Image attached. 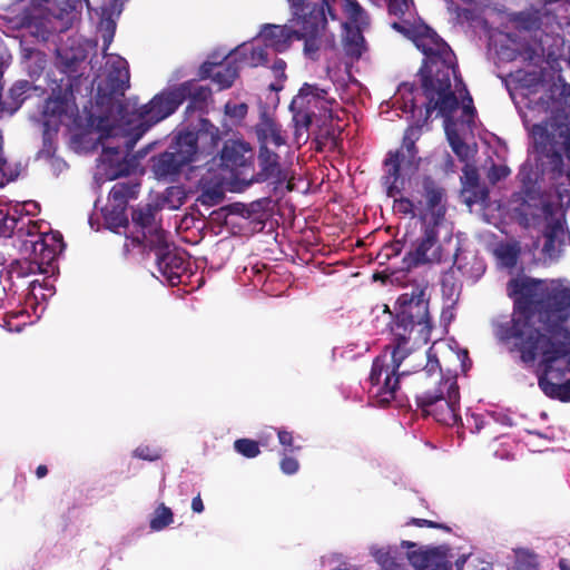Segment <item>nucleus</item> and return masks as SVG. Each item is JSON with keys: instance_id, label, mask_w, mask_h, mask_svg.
Listing matches in <instances>:
<instances>
[{"instance_id": "nucleus-1", "label": "nucleus", "mask_w": 570, "mask_h": 570, "mask_svg": "<svg viewBox=\"0 0 570 570\" xmlns=\"http://www.w3.org/2000/svg\"><path fill=\"white\" fill-rule=\"evenodd\" d=\"M534 278H512L508 283L514 312L500 326L504 341H513L524 363L534 362L539 346L556 338L570 340L564 323L570 318V287L546 286Z\"/></svg>"}, {"instance_id": "nucleus-2", "label": "nucleus", "mask_w": 570, "mask_h": 570, "mask_svg": "<svg viewBox=\"0 0 570 570\" xmlns=\"http://www.w3.org/2000/svg\"><path fill=\"white\" fill-rule=\"evenodd\" d=\"M387 13L396 20L391 27L412 40L424 55L419 70L423 95L430 99V108H439L449 115L458 107L450 90V77L456 68V57L451 47L415 11L413 0H385Z\"/></svg>"}, {"instance_id": "nucleus-3", "label": "nucleus", "mask_w": 570, "mask_h": 570, "mask_svg": "<svg viewBox=\"0 0 570 570\" xmlns=\"http://www.w3.org/2000/svg\"><path fill=\"white\" fill-rule=\"evenodd\" d=\"M212 90L207 86L199 85L196 80L185 81L170 90L156 95L148 104L141 106L136 118L128 120V125L135 122L127 130L121 146H104V163L108 164L107 174L110 179H116L129 174V164L126 156L134 149L136 142L156 124L164 120L184 102L188 101L186 112L205 111Z\"/></svg>"}, {"instance_id": "nucleus-4", "label": "nucleus", "mask_w": 570, "mask_h": 570, "mask_svg": "<svg viewBox=\"0 0 570 570\" xmlns=\"http://www.w3.org/2000/svg\"><path fill=\"white\" fill-rule=\"evenodd\" d=\"M393 366L387 362L389 367L381 371L375 368V361L372 363L370 373V393L380 406H386L392 401L400 405L412 395L417 409L429 407L445 394L450 382L456 381L455 376L444 377L436 354L432 347L426 352V364L423 368L410 372L400 371L404 360L393 358Z\"/></svg>"}, {"instance_id": "nucleus-5", "label": "nucleus", "mask_w": 570, "mask_h": 570, "mask_svg": "<svg viewBox=\"0 0 570 570\" xmlns=\"http://www.w3.org/2000/svg\"><path fill=\"white\" fill-rule=\"evenodd\" d=\"M428 283L416 284L403 292L393 305V318L389 323L392 335V351L383 352L374 358L375 368L393 366V358L405 360L414 350L431 341L434 328L430 313Z\"/></svg>"}, {"instance_id": "nucleus-6", "label": "nucleus", "mask_w": 570, "mask_h": 570, "mask_svg": "<svg viewBox=\"0 0 570 570\" xmlns=\"http://www.w3.org/2000/svg\"><path fill=\"white\" fill-rule=\"evenodd\" d=\"M292 13L291 24H264L259 39L266 48L275 52L287 51L293 41L303 40L304 55L318 59L328 18L336 20V0H287Z\"/></svg>"}, {"instance_id": "nucleus-7", "label": "nucleus", "mask_w": 570, "mask_h": 570, "mask_svg": "<svg viewBox=\"0 0 570 570\" xmlns=\"http://www.w3.org/2000/svg\"><path fill=\"white\" fill-rule=\"evenodd\" d=\"M129 67L126 59L111 56L106 61V76L97 82L96 108L101 127H114L127 115L124 102L125 91L129 88Z\"/></svg>"}, {"instance_id": "nucleus-8", "label": "nucleus", "mask_w": 570, "mask_h": 570, "mask_svg": "<svg viewBox=\"0 0 570 570\" xmlns=\"http://www.w3.org/2000/svg\"><path fill=\"white\" fill-rule=\"evenodd\" d=\"M570 340L556 338L538 347L534 361L540 356L541 373L538 385L548 397L563 403L570 402V379L566 380Z\"/></svg>"}, {"instance_id": "nucleus-9", "label": "nucleus", "mask_w": 570, "mask_h": 570, "mask_svg": "<svg viewBox=\"0 0 570 570\" xmlns=\"http://www.w3.org/2000/svg\"><path fill=\"white\" fill-rule=\"evenodd\" d=\"M531 137L542 173L551 179L560 178L564 173L562 151L570 161V127L549 121L535 124Z\"/></svg>"}, {"instance_id": "nucleus-10", "label": "nucleus", "mask_w": 570, "mask_h": 570, "mask_svg": "<svg viewBox=\"0 0 570 570\" xmlns=\"http://www.w3.org/2000/svg\"><path fill=\"white\" fill-rule=\"evenodd\" d=\"M335 99L330 97L328 89L317 83H303L298 92L289 104L293 114L294 138L297 144H305L308 139V131L316 111L324 119H333L332 106Z\"/></svg>"}, {"instance_id": "nucleus-11", "label": "nucleus", "mask_w": 570, "mask_h": 570, "mask_svg": "<svg viewBox=\"0 0 570 570\" xmlns=\"http://www.w3.org/2000/svg\"><path fill=\"white\" fill-rule=\"evenodd\" d=\"M521 224L525 227L543 225L544 244L542 254L551 259L559 258L566 242V216L558 203H542L541 206L521 214Z\"/></svg>"}, {"instance_id": "nucleus-12", "label": "nucleus", "mask_w": 570, "mask_h": 570, "mask_svg": "<svg viewBox=\"0 0 570 570\" xmlns=\"http://www.w3.org/2000/svg\"><path fill=\"white\" fill-rule=\"evenodd\" d=\"M422 219L424 222L423 234L416 240L414 249L406 253L403 257V268L407 271L423 264H439L451 256L445 245L452 243V236H449L444 239L443 244H441L439 242L438 230L440 224L428 222L426 217Z\"/></svg>"}, {"instance_id": "nucleus-13", "label": "nucleus", "mask_w": 570, "mask_h": 570, "mask_svg": "<svg viewBox=\"0 0 570 570\" xmlns=\"http://www.w3.org/2000/svg\"><path fill=\"white\" fill-rule=\"evenodd\" d=\"M77 0H30L21 16V24L31 33L46 39L50 33L51 18L61 19L75 10Z\"/></svg>"}, {"instance_id": "nucleus-14", "label": "nucleus", "mask_w": 570, "mask_h": 570, "mask_svg": "<svg viewBox=\"0 0 570 570\" xmlns=\"http://www.w3.org/2000/svg\"><path fill=\"white\" fill-rule=\"evenodd\" d=\"M157 207L153 204L138 205L131 212V222L136 227L141 229L140 236L127 237L136 247H159L164 244L166 232L156 223Z\"/></svg>"}, {"instance_id": "nucleus-15", "label": "nucleus", "mask_w": 570, "mask_h": 570, "mask_svg": "<svg viewBox=\"0 0 570 570\" xmlns=\"http://www.w3.org/2000/svg\"><path fill=\"white\" fill-rule=\"evenodd\" d=\"M86 82V91H92V82L82 75H67L52 88L51 96L46 100L43 114L51 117H61L69 110L70 102H73L75 95L80 92V86Z\"/></svg>"}, {"instance_id": "nucleus-16", "label": "nucleus", "mask_w": 570, "mask_h": 570, "mask_svg": "<svg viewBox=\"0 0 570 570\" xmlns=\"http://www.w3.org/2000/svg\"><path fill=\"white\" fill-rule=\"evenodd\" d=\"M28 236L30 239L23 242L24 252L29 253L48 273L49 267L65 248L62 235L59 232L35 234L28 230Z\"/></svg>"}, {"instance_id": "nucleus-17", "label": "nucleus", "mask_w": 570, "mask_h": 570, "mask_svg": "<svg viewBox=\"0 0 570 570\" xmlns=\"http://www.w3.org/2000/svg\"><path fill=\"white\" fill-rule=\"evenodd\" d=\"M146 250L156 253L158 272L171 286H176L181 282V275L187 272L189 265L185 257V252L176 247L170 248L167 236L164 237L163 245L159 247H147Z\"/></svg>"}, {"instance_id": "nucleus-18", "label": "nucleus", "mask_w": 570, "mask_h": 570, "mask_svg": "<svg viewBox=\"0 0 570 570\" xmlns=\"http://www.w3.org/2000/svg\"><path fill=\"white\" fill-rule=\"evenodd\" d=\"M450 387L435 404L429 407H421L424 416H433V419L448 426L463 425L462 417L459 413L460 410V387L458 381L450 382Z\"/></svg>"}, {"instance_id": "nucleus-19", "label": "nucleus", "mask_w": 570, "mask_h": 570, "mask_svg": "<svg viewBox=\"0 0 570 570\" xmlns=\"http://www.w3.org/2000/svg\"><path fill=\"white\" fill-rule=\"evenodd\" d=\"M537 161V164H532L529 160L523 163L517 175V178L521 184V193L523 195L521 214H527L528 209L541 206L542 203H553L540 194L538 180L540 175L544 174L542 173L540 161L538 159Z\"/></svg>"}, {"instance_id": "nucleus-20", "label": "nucleus", "mask_w": 570, "mask_h": 570, "mask_svg": "<svg viewBox=\"0 0 570 570\" xmlns=\"http://www.w3.org/2000/svg\"><path fill=\"white\" fill-rule=\"evenodd\" d=\"M401 547L407 549L406 558L416 570H452L446 554L439 547L416 549V543L405 540Z\"/></svg>"}, {"instance_id": "nucleus-21", "label": "nucleus", "mask_w": 570, "mask_h": 570, "mask_svg": "<svg viewBox=\"0 0 570 570\" xmlns=\"http://www.w3.org/2000/svg\"><path fill=\"white\" fill-rule=\"evenodd\" d=\"M279 160L281 157L277 153L265 145L259 146L257 156L259 170L255 175H252L248 180L242 179L244 186L248 187L253 183H263L267 180H273L277 184L283 183L286 179V173L282 169Z\"/></svg>"}, {"instance_id": "nucleus-22", "label": "nucleus", "mask_w": 570, "mask_h": 570, "mask_svg": "<svg viewBox=\"0 0 570 570\" xmlns=\"http://www.w3.org/2000/svg\"><path fill=\"white\" fill-rule=\"evenodd\" d=\"M252 148L247 142L229 140L220 150V165L229 169L236 179L243 173L239 169L252 166Z\"/></svg>"}, {"instance_id": "nucleus-23", "label": "nucleus", "mask_w": 570, "mask_h": 570, "mask_svg": "<svg viewBox=\"0 0 570 570\" xmlns=\"http://www.w3.org/2000/svg\"><path fill=\"white\" fill-rule=\"evenodd\" d=\"M405 160L402 150H390L383 161L384 174L381 183L385 187L387 197H396L404 189L405 178L401 174V165Z\"/></svg>"}, {"instance_id": "nucleus-24", "label": "nucleus", "mask_w": 570, "mask_h": 570, "mask_svg": "<svg viewBox=\"0 0 570 570\" xmlns=\"http://www.w3.org/2000/svg\"><path fill=\"white\" fill-rule=\"evenodd\" d=\"M422 196L426 202V210L431 214L429 222L441 224L444 220L446 206L444 204L445 190L431 176L425 175L421 180Z\"/></svg>"}, {"instance_id": "nucleus-25", "label": "nucleus", "mask_w": 570, "mask_h": 570, "mask_svg": "<svg viewBox=\"0 0 570 570\" xmlns=\"http://www.w3.org/2000/svg\"><path fill=\"white\" fill-rule=\"evenodd\" d=\"M259 146L269 145L281 147L286 145V137L282 130L281 124L267 111L259 115V120L254 127Z\"/></svg>"}, {"instance_id": "nucleus-26", "label": "nucleus", "mask_w": 570, "mask_h": 570, "mask_svg": "<svg viewBox=\"0 0 570 570\" xmlns=\"http://www.w3.org/2000/svg\"><path fill=\"white\" fill-rule=\"evenodd\" d=\"M238 72V65L230 55L224 63L205 62L200 68L202 77L212 78L218 85L219 90L232 87Z\"/></svg>"}, {"instance_id": "nucleus-27", "label": "nucleus", "mask_w": 570, "mask_h": 570, "mask_svg": "<svg viewBox=\"0 0 570 570\" xmlns=\"http://www.w3.org/2000/svg\"><path fill=\"white\" fill-rule=\"evenodd\" d=\"M151 170L157 179L176 180L181 169L187 166L181 158L168 148V150L153 156L150 159Z\"/></svg>"}, {"instance_id": "nucleus-28", "label": "nucleus", "mask_w": 570, "mask_h": 570, "mask_svg": "<svg viewBox=\"0 0 570 570\" xmlns=\"http://www.w3.org/2000/svg\"><path fill=\"white\" fill-rule=\"evenodd\" d=\"M230 56L235 59L239 69L265 66L268 61L267 48L255 42L238 46Z\"/></svg>"}, {"instance_id": "nucleus-29", "label": "nucleus", "mask_w": 570, "mask_h": 570, "mask_svg": "<svg viewBox=\"0 0 570 570\" xmlns=\"http://www.w3.org/2000/svg\"><path fill=\"white\" fill-rule=\"evenodd\" d=\"M193 136L197 137L198 151L204 156L215 154L222 140L219 129L206 118L199 119Z\"/></svg>"}, {"instance_id": "nucleus-30", "label": "nucleus", "mask_w": 570, "mask_h": 570, "mask_svg": "<svg viewBox=\"0 0 570 570\" xmlns=\"http://www.w3.org/2000/svg\"><path fill=\"white\" fill-rule=\"evenodd\" d=\"M169 149L176 155L177 158H181L186 165L197 160L199 151L197 148V137L193 136V130L179 131Z\"/></svg>"}, {"instance_id": "nucleus-31", "label": "nucleus", "mask_w": 570, "mask_h": 570, "mask_svg": "<svg viewBox=\"0 0 570 570\" xmlns=\"http://www.w3.org/2000/svg\"><path fill=\"white\" fill-rule=\"evenodd\" d=\"M452 79H454L458 83L462 85V90H460V95L462 97V111H463L464 116L469 117L470 119H473L475 117V115H476V109H475V107L473 105V99H472V97H471L466 86L463 83L462 78L460 77L459 67L458 66L455 68L454 73L451 75V77H450V90L455 96V98L458 100V106H460L459 98L455 95V92L452 90ZM424 97L428 100V102H426V114H428V116H430L433 111L436 110L448 121V120H450L453 117V114L459 108V107H456L449 115H444L442 111L439 110V108L431 109L430 108V105H431L430 104V99L425 95H424Z\"/></svg>"}, {"instance_id": "nucleus-32", "label": "nucleus", "mask_w": 570, "mask_h": 570, "mask_svg": "<svg viewBox=\"0 0 570 570\" xmlns=\"http://www.w3.org/2000/svg\"><path fill=\"white\" fill-rule=\"evenodd\" d=\"M139 188L136 183H117L109 191V203L127 207L128 200L138 196Z\"/></svg>"}, {"instance_id": "nucleus-33", "label": "nucleus", "mask_w": 570, "mask_h": 570, "mask_svg": "<svg viewBox=\"0 0 570 570\" xmlns=\"http://www.w3.org/2000/svg\"><path fill=\"white\" fill-rule=\"evenodd\" d=\"M127 207L110 203L104 209V219L109 229L116 230L119 227H127L129 224Z\"/></svg>"}, {"instance_id": "nucleus-34", "label": "nucleus", "mask_w": 570, "mask_h": 570, "mask_svg": "<svg viewBox=\"0 0 570 570\" xmlns=\"http://www.w3.org/2000/svg\"><path fill=\"white\" fill-rule=\"evenodd\" d=\"M10 274H16L18 277H26L32 274H46L45 269L36 262L29 254V257L17 259L10 265V269L6 271Z\"/></svg>"}, {"instance_id": "nucleus-35", "label": "nucleus", "mask_w": 570, "mask_h": 570, "mask_svg": "<svg viewBox=\"0 0 570 570\" xmlns=\"http://www.w3.org/2000/svg\"><path fill=\"white\" fill-rule=\"evenodd\" d=\"M514 566L517 570H539V556L531 549H513Z\"/></svg>"}, {"instance_id": "nucleus-36", "label": "nucleus", "mask_w": 570, "mask_h": 570, "mask_svg": "<svg viewBox=\"0 0 570 570\" xmlns=\"http://www.w3.org/2000/svg\"><path fill=\"white\" fill-rule=\"evenodd\" d=\"M419 136H420L419 128L410 127L404 132L402 146L399 150H402V153H404L405 159L409 165H413L415 163V157L417 154L415 142L419 139Z\"/></svg>"}, {"instance_id": "nucleus-37", "label": "nucleus", "mask_w": 570, "mask_h": 570, "mask_svg": "<svg viewBox=\"0 0 570 570\" xmlns=\"http://www.w3.org/2000/svg\"><path fill=\"white\" fill-rule=\"evenodd\" d=\"M174 521V513L170 508L166 507L165 503H160L150 519L149 527L153 531H161L171 524Z\"/></svg>"}, {"instance_id": "nucleus-38", "label": "nucleus", "mask_w": 570, "mask_h": 570, "mask_svg": "<svg viewBox=\"0 0 570 570\" xmlns=\"http://www.w3.org/2000/svg\"><path fill=\"white\" fill-rule=\"evenodd\" d=\"M16 292L9 273L0 271V309L12 305Z\"/></svg>"}, {"instance_id": "nucleus-39", "label": "nucleus", "mask_w": 570, "mask_h": 570, "mask_svg": "<svg viewBox=\"0 0 570 570\" xmlns=\"http://www.w3.org/2000/svg\"><path fill=\"white\" fill-rule=\"evenodd\" d=\"M495 253L504 267L513 268L518 264L520 247L518 244H503L497 248Z\"/></svg>"}, {"instance_id": "nucleus-40", "label": "nucleus", "mask_w": 570, "mask_h": 570, "mask_svg": "<svg viewBox=\"0 0 570 570\" xmlns=\"http://www.w3.org/2000/svg\"><path fill=\"white\" fill-rule=\"evenodd\" d=\"M463 195H465V203L469 206H472L474 204H487L489 202V188L483 185L479 184L476 187H470L466 190L462 191Z\"/></svg>"}, {"instance_id": "nucleus-41", "label": "nucleus", "mask_w": 570, "mask_h": 570, "mask_svg": "<svg viewBox=\"0 0 570 570\" xmlns=\"http://www.w3.org/2000/svg\"><path fill=\"white\" fill-rule=\"evenodd\" d=\"M557 106L553 107L556 111H563L564 107H570V85L567 82L560 86H554L551 90V98H556Z\"/></svg>"}, {"instance_id": "nucleus-42", "label": "nucleus", "mask_w": 570, "mask_h": 570, "mask_svg": "<svg viewBox=\"0 0 570 570\" xmlns=\"http://www.w3.org/2000/svg\"><path fill=\"white\" fill-rule=\"evenodd\" d=\"M263 200H256L248 205L243 203H234L230 205V213L239 215L243 218H254L262 210Z\"/></svg>"}, {"instance_id": "nucleus-43", "label": "nucleus", "mask_w": 570, "mask_h": 570, "mask_svg": "<svg viewBox=\"0 0 570 570\" xmlns=\"http://www.w3.org/2000/svg\"><path fill=\"white\" fill-rule=\"evenodd\" d=\"M286 67H287V65L283 59H281V58L275 59L271 69H272V72H273L276 81L272 82L269 85L271 90L281 91L284 88V81L287 79V76L285 72Z\"/></svg>"}, {"instance_id": "nucleus-44", "label": "nucleus", "mask_w": 570, "mask_h": 570, "mask_svg": "<svg viewBox=\"0 0 570 570\" xmlns=\"http://www.w3.org/2000/svg\"><path fill=\"white\" fill-rule=\"evenodd\" d=\"M234 449L245 458L253 459L259 453L258 442L250 439H238L234 442Z\"/></svg>"}, {"instance_id": "nucleus-45", "label": "nucleus", "mask_w": 570, "mask_h": 570, "mask_svg": "<svg viewBox=\"0 0 570 570\" xmlns=\"http://www.w3.org/2000/svg\"><path fill=\"white\" fill-rule=\"evenodd\" d=\"M224 198V193L218 186L204 188L197 200L206 206L218 205Z\"/></svg>"}, {"instance_id": "nucleus-46", "label": "nucleus", "mask_w": 570, "mask_h": 570, "mask_svg": "<svg viewBox=\"0 0 570 570\" xmlns=\"http://www.w3.org/2000/svg\"><path fill=\"white\" fill-rule=\"evenodd\" d=\"M364 42V38L361 33H355L344 43L345 53L354 59H358L362 56V45Z\"/></svg>"}, {"instance_id": "nucleus-47", "label": "nucleus", "mask_w": 570, "mask_h": 570, "mask_svg": "<svg viewBox=\"0 0 570 570\" xmlns=\"http://www.w3.org/2000/svg\"><path fill=\"white\" fill-rule=\"evenodd\" d=\"M402 249L403 244L400 240H394L385 244L377 254V259H380V264H384L386 261H390L391 258L399 256Z\"/></svg>"}, {"instance_id": "nucleus-48", "label": "nucleus", "mask_w": 570, "mask_h": 570, "mask_svg": "<svg viewBox=\"0 0 570 570\" xmlns=\"http://www.w3.org/2000/svg\"><path fill=\"white\" fill-rule=\"evenodd\" d=\"M19 223L20 219L14 216L4 215L0 212V237H11Z\"/></svg>"}, {"instance_id": "nucleus-49", "label": "nucleus", "mask_w": 570, "mask_h": 570, "mask_svg": "<svg viewBox=\"0 0 570 570\" xmlns=\"http://www.w3.org/2000/svg\"><path fill=\"white\" fill-rule=\"evenodd\" d=\"M344 11L352 22H361L365 14L363 8L356 0H344Z\"/></svg>"}, {"instance_id": "nucleus-50", "label": "nucleus", "mask_w": 570, "mask_h": 570, "mask_svg": "<svg viewBox=\"0 0 570 570\" xmlns=\"http://www.w3.org/2000/svg\"><path fill=\"white\" fill-rule=\"evenodd\" d=\"M134 456L145 460V461H157L161 458V452L158 449L151 448L149 445H139L134 451Z\"/></svg>"}, {"instance_id": "nucleus-51", "label": "nucleus", "mask_w": 570, "mask_h": 570, "mask_svg": "<svg viewBox=\"0 0 570 570\" xmlns=\"http://www.w3.org/2000/svg\"><path fill=\"white\" fill-rule=\"evenodd\" d=\"M509 175V167L493 164L488 170L487 178L492 185H495L500 180L505 179Z\"/></svg>"}, {"instance_id": "nucleus-52", "label": "nucleus", "mask_w": 570, "mask_h": 570, "mask_svg": "<svg viewBox=\"0 0 570 570\" xmlns=\"http://www.w3.org/2000/svg\"><path fill=\"white\" fill-rule=\"evenodd\" d=\"M393 207L400 214L409 215L411 217L415 216V205L407 197L395 198Z\"/></svg>"}, {"instance_id": "nucleus-53", "label": "nucleus", "mask_w": 570, "mask_h": 570, "mask_svg": "<svg viewBox=\"0 0 570 570\" xmlns=\"http://www.w3.org/2000/svg\"><path fill=\"white\" fill-rule=\"evenodd\" d=\"M278 442L282 446H284L285 451L294 452L299 451L301 446H294V436L293 433L286 430H278L277 431Z\"/></svg>"}, {"instance_id": "nucleus-54", "label": "nucleus", "mask_w": 570, "mask_h": 570, "mask_svg": "<svg viewBox=\"0 0 570 570\" xmlns=\"http://www.w3.org/2000/svg\"><path fill=\"white\" fill-rule=\"evenodd\" d=\"M30 89V82L28 80H22L16 82L10 89V96L21 105L24 100V94Z\"/></svg>"}, {"instance_id": "nucleus-55", "label": "nucleus", "mask_w": 570, "mask_h": 570, "mask_svg": "<svg viewBox=\"0 0 570 570\" xmlns=\"http://www.w3.org/2000/svg\"><path fill=\"white\" fill-rule=\"evenodd\" d=\"M248 106L245 102L226 104L225 114L232 118L243 119L247 115Z\"/></svg>"}, {"instance_id": "nucleus-56", "label": "nucleus", "mask_w": 570, "mask_h": 570, "mask_svg": "<svg viewBox=\"0 0 570 570\" xmlns=\"http://www.w3.org/2000/svg\"><path fill=\"white\" fill-rule=\"evenodd\" d=\"M279 468L283 473L292 475L298 471L299 463L295 458L284 454L279 462Z\"/></svg>"}, {"instance_id": "nucleus-57", "label": "nucleus", "mask_w": 570, "mask_h": 570, "mask_svg": "<svg viewBox=\"0 0 570 570\" xmlns=\"http://www.w3.org/2000/svg\"><path fill=\"white\" fill-rule=\"evenodd\" d=\"M407 524H412V525L420 527V528L426 527V528H433V529H441L445 532H451V528L448 527L446 524L426 520V519L412 518L407 522Z\"/></svg>"}, {"instance_id": "nucleus-58", "label": "nucleus", "mask_w": 570, "mask_h": 570, "mask_svg": "<svg viewBox=\"0 0 570 570\" xmlns=\"http://www.w3.org/2000/svg\"><path fill=\"white\" fill-rule=\"evenodd\" d=\"M480 183V177L478 174V170L475 168H468L464 170V180H463V189L462 191L466 190L468 188L476 187V185Z\"/></svg>"}, {"instance_id": "nucleus-59", "label": "nucleus", "mask_w": 570, "mask_h": 570, "mask_svg": "<svg viewBox=\"0 0 570 570\" xmlns=\"http://www.w3.org/2000/svg\"><path fill=\"white\" fill-rule=\"evenodd\" d=\"M468 429L472 433L479 432L483 428V419L480 415L471 414L466 416Z\"/></svg>"}, {"instance_id": "nucleus-60", "label": "nucleus", "mask_w": 570, "mask_h": 570, "mask_svg": "<svg viewBox=\"0 0 570 570\" xmlns=\"http://www.w3.org/2000/svg\"><path fill=\"white\" fill-rule=\"evenodd\" d=\"M519 56H521L525 61H533L539 57L537 50L528 43L522 46V50L519 51Z\"/></svg>"}, {"instance_id": "nucleus-61", "label": "nucleus", "mask_w": 570, "mask_h": 570, "mask_svg": "<svg viewBox=\"0 0 570 570\" xmlns=\"http://www.w3.org/2000/svg\"><path fill=\"white\" fill-rule=\"evenodd\" d=\"M448 136L453 151L456 155H461V148L464 146V142L458 137V135L452 136L450 132H448Z\"/></svg>"}, {"instance_id": "nucleus-62", "label": "nucleus", "mask_w": 570, "mask_h": 570, "mask_svg": "<svg viewBox=\"0 0 570 570\" xmlns=\"http://www.w3.org/2000/svg\"><path fill=\"white\" fill-rule=\"evenodd\" d=\"M191 509L196 513H202L204 511V503L199 494L191 500Z\"/></svg>"}, {"instance_id": "nucleus-63", "label": "nucleus", "mask_w": 570, "mask_h": 570, "mask_svg": "<svg viewBox=\"0 0 570 570\" xmlns=\"http://www.w3.org/2000/svg\"><path fill=\"white\" fill-rule=\"evenodd\" d=\"M48 474V468L45 464H40L36 469V475L38 479H42Z\"/></svg>"}, {"instance_id": "nucleus-64", "label": "nucleus", "mask_w": 570, "mask_h": 570, "mask_svg": "<svg viewBox=\"0 0 570 570\" xmlns=\"http://www.w3.org/2000/svg\"><path fill=\"white\" fill-rule=\"evenodd\" d=\"M558 567H559L560 570H570L569 561L567 559H563V558L559 560Z\"/></svg>"}]
</instances>
